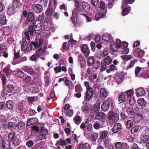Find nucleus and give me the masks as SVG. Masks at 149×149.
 <instances>
[{
  "instance_id": "1",
  "label": "nucleus",
  "mask_w": 149,
  "mask_h": 149,
  "mask_svg": "<svg viewBox=\"0 0 149 149\" xmlns=\"http://www.w3.org/2000/svg\"><path fill=\"white\" fill-rule=\"evenodd\" d=\"M33 25H30L28 28V30L24 33V35L28 40H30L31 38L29 36H32L33 34L34 30L35 31H38L40 30L43 25V23L42 21L40 20H36L33 22Z\"/></svg>"
},
{
  "instance_id": "2",
  "label": "nucleus",
  "mask_w": 149,
  "mask_h": 149,
  "mask_svg": "<svg viewBox=\"0 0 149 149\" xmlns=\"http://www.w3.org/2000/svg\"><path fill=\"white\" fill-rule=\"evenodd\" d=\"M110 106L112 109L114 107V101L111 97H108L103 103L101 106V109L104 111H106L109 109Z\"/></svg>"
},
{
  "instance_id": "3",
  "label": "nucleus",
  "mask_w": 149,
  "mask_h": 149,
  "mask_svg": "<svg viewBox=\"0 0 149 149\" xmlns=\"http://www.w3.org/2000/svg\"><path fill=\"white\" fill-rule=\"evenodd\" d=\"M90 8V5L88 3L82 2L77 8L79 11L82 13H86L89 11Z\"/></svg>"
},
{
  "instance_id": "4",
  "label": "nucleus",
  "mask_w": 149,
  "mask_h": 149,
  "mask_svg": "<svg viewBox=\"0 0 149 149\" xmlns=\"http://www.w3.org/2000/svg\"><path fill=\"white\" fill-rule=\"evenodd\" d=\"M126 110L127 114L129 116H134L137 112H139V110L137 107H133L131 108L128 106H126L123 108V110Z\"/></svg>"
},
{
  "instance_id": "5",
  "label": "nucleus",
  "mask_w": 149,
  "mask_h": 149,
  "mask_svg": "<svg viewBox=\"0 0 149 149\" xmlns=\"http://www.w3.org/2000/svg\"><path fill=\"white\" fill-rule=\"evenodd\" d=\"M48 133V130L47 129L44 128L43 126H42L41 129L39 132L38 138L40 140H42L43 139H47L46 136Z\"/></svg>"
},
{
  "instance_id": "6",
  "label": "nucleus",
  "mask_w": 149,
  "mask_h": 149,
  "mask_svg": "<svg viewBox=\"0 0 149 149\" xmlns=\"http://www.w3.org/2000/svg\"><path fill=\"white\" fill-rule=\"evenodd\" d=\"M93 95V91L91 88H86V92L85 94V98L87 101H89Z\"/></svg>"
},
{
  "instance_id": "7",
  "label": "nucleus",
  "mask_w": 149,
  "mask_h": 149,
  "mask_svg": "<svg viewBox=\"0 0 149 149\" xmlns=\"http://www.w3.org/2000/svg\"><path fill=\"white\" fill-rule=\"evenodd\" d=\"M29 47L27 42L25 38H23L21 45V50L22 51L25 52L28 50Z\"/></svg>"
},
{
  "instance_id": "8",
  "label": "nucleus",
  "mask_w": 149,
  "mask_h": 149,
  "mask_svg": "<svg viewBox=\"0 0 149 149\" xmlns=\"http://www.w3.org/2000/svg\"><path fill=\"white\" fill-rule=\"evenodd\" d=\"M104 123L105 122L103 120L97 121L94 123L93 126L95 129L98 130L103 127H104Z\"/></svg>"
},
{
  "instance_id": "9",
  "label": "nucleus",
  "mask_w": 149,
  "mask_h": 149,
  "mask_svg": "<svg viewBox=\"0 0 149 149\" xmlns=\"http://www.w3.org/2000/svg\"><path fill=\"white\" fill-rule=\"evenodd\" d=\"M54 10L52 3L49 1L47 9L45 13L46 16H51L53 14Z\"/></svg>"
},
{
  "instance_id": "10",
  "label": "nucleus",
  "mask_w": 149,
  "mask_h": 149,
  "mask_svg": "<svg viewBox=\"0 0 149 149\" xmlns=\"http://www.w3.org/2000/svg\"><path fill=\"white\" fill-rule=\"evenodd\" d=\"M81 51L85 57L88 56L90 54V50L86 45L84 44L81 47Z\"/></svg>"
},
{
  "instance_id": "11",
  "label": "nucleus",
  "mask_w": 149,
  "mask_h": 149,
  "mask_svg": "<svg viewBox=\"0 0 149 149\" xmlns=\"http://www.w3.org/2000/svg\"><path fill=\"white\" fill-rule=\"evenodd\" d=\"M38 121V119L36 117L28 119L26 123V126H29L31 125L35 124L37 123Z\"/></svg>"
},
{
  "instance_id": "12",
  "label": "nucleus",
  "mask_w": 149,
  "mask_h": 149,
  "mask_svg": "<svg viewBox=\"0 0 149 149\" xmlns=\"http://www.w3.org/2000/svg\"><path fill=\"white\" fill-rule=\"evenodd\" d=\"M23 70L31 75L36 74L35 71H33L31 67L28 66H25L23 68Z\"/></svg>"
},
{
  "instance_id": "13",
  "label": "nucleus",
  "mask_w": 149,
  "mask_h": 149,
  "mask_svg": "<svg viewBox=\"0 0 149 149\" xmlns=\"http://www.w3.org/2000/svg\"><path fill=\"white\" fill-rule=\"evenodd\" d=\"M42 6L39 4H36L34 6L33 8V11L36 13H40L42 10Z\"/></svg>"
},
{
  "instance_id": "14",
  "label": "nucleus",
  "mask_w": 149,
  "mask_h": 149,
  "mask_svg": "<svg viewBox=\"0 0 149 149\" xmlns=\"http://www.w3.org/2000/svg\"><path fill=\"white\" fill-rule=\"evenodd\" d=\"M79 10L77 7L76 8H75L73 10L72 12V17H71V19L74 24H75V19L77 18L78 16Z\"/></svg>"
},
{
  "instance_id": "15",
  "label": "nucleus",
  "mask_w": 149,
  "mask_h": 149,
  "mask_svg": "<svg viewBox=\"0 0 149 149\" xmlns=\"http://www.w3.org/2000/svg\"><path fill=\"white\" fill-rule=\"evenodd\" d=\"M121 125L120 123H117L115 124L112 129V131L114 133L118 132L121 130Z\"/></svg>"
},
{
  "instance_id": "16",
  "label": "nucleus",
  "mask_w": 149,
  "mask_h": 149,
  "mask_svg": "<svg viewBox=\"0 0 149 149\" xmlns=\"http://www.w3.org/2000/svg\"><path fill=\"white\" fill-rule=\"evenodd\" d=\"M106 117V114L102 112H98L96 115L95 118L97 120H104Z\"/></svg>"
},
{
  "instance_id": "17",
  "label": "nucleus",
  "mask_w": 149,
  "mask_h": 149,
  "mask_svg": "<svg viewBox=\"0 0 149 149\" xmlns=\"http://www.w3.org/2000/svg\"><path fill=\"white\" fill-rule=\"evenodd\" d=\"M140 139V141L142 143H147L149 140V136L146 134L141 135Z\"/></svg>"
},
{
  "instance_id": "18",
  "label": "nucleus",
  "mask_w": 149,
  "mask_h": 149,
  "mask_svg": "<svg viewBox=\"0 0 149 149\" xmlns=\"http://www.w3.org/2000/svg\"><path fill=\"white\" fill-rule=\"evenodd\" d=\"M136 52L137 54V56H136L138 58L142 57L144 53V52L143 50L138 48H136L135 49L133 53L134 54H135Z\"/></svg>"
},
{
  "instance_id": "19",
  "label": "nucleus",
  "mask_w": 149,
  "mask_h": 149,
  "mask_svg": "<svg viewBox=\"0 0 149 149\" xmlns=\"http://www.w3.org/2000/svg\"><path fill=\"white\" fill-rule=\"evenodd\" d=\"M13 7L15 8H19L22 6V4L19 0H13L12 2Z\"/></svg>"
},
{
  "instance_id": "20",
  "label": "nucleus",
  "mask_w": 149,
  "mask_h": 149,
  "mask_svg": "<svg viewBox=\"0 0 149 149\" xmlns=\"http://www.w3.org/2000/svg\"><path fill=\"white\" fill-rule=\"evenodd\" d=\"M136 95L138 96L143 95L146 93L144 89L142 88H140L136 90Z\"/></svg>"
},
{
  "instance_id": "21",
  "label": "nucleus",
  "mask_w": 149,
  "mask_h": 149,
  "mask_svg": "<svg viewBox=\"0 0 149 149\" xmlns=\"http://www.w3.org/2000/svg\"><path fill=\"white\" fill-rule=\"evenodd\" d=\"M29 46L30 47V50H35L37 48L40 47L38 42H31Z\"/></svg>"
},
{
  "instance_id": "22",
  "label": "nucleus",
  "mask_w": 149,
  "mask_h": 149,
  "mask_svg": "<svg viewBox=\"0 0 149 149\" xmlns=\"http://www.w3.org/2000/svg\"><path fill=\"white\" fill-rule=\"evenodd\" d=\"M102 12L100 11L98 13L95 15V19L96 20H98L100 18H102L105 16L106 13L105 10H103Z\"/></svg>"
},
{
  "instance_id": "23",
  "label": "nucleus",
  "mask_w": 149,
  "mask_h": 149,
  "mask_svg": "<svg viewBox=\"0 0 149 149\" xmlns=\"http://www.w3.org/2000/svg\"><path fill=\"white\" fill-rule=\"evenodd\" d=\"M27 20L28 22H33L35 19L34 15L33 13L29 12L28 14L27 17Z\"/></svg>"
},
{
  "instance_id": "24",
  "label": "nucleus",
  "mask_w": 149,
  "mask_h": 149,
  "mask_svg": "<svg viewBox=\"0 0 149 149\" xmlns=\"http://www.w3.org/2000/svg\"><path fill=\"white\" fill-rule=\"evenodd\" d=\"M45 51V49H43L42 47H41L36 51L35 54L38 58L40 57L43 56Z\"/></svg>"
},
{
  "instance_id": "25",
  "label": "nucleus",
  "mask_w": 149,
  "mask_h": 149,
  "mask_svg": "<svg viewBox=\"0 0 149 149\" xmlns=\"http://www.w3.org/2000/svg\"><path fill=\"white\" fill-rule=\"evenodd\" d=\"M65 79L64 80L65 84L66 86L69 87V89L74 88V86L71 81L68 79L67 77H65Z\"/></svg>"
},
{
  "instance_id": "26",
  "label": "nucleus",
  "mask_w": 149,
  "mask_h": 149,
  "mask_svg": "<svg viewBox=\"0 0 149 149\" xmlns=\"http://www.w3.org/2000/svg\"><path fill=\"white\" fill-rule=\"evenodd\" d=\"M14 87L12 85H7L5 87V90L6 92L9 93H13L14 90Z\"/></svg>"
},
{
  "instance_id": "27",
  "label": "nucleus",
  "mask_w": 149,
  "mask_h": 149,
  "mask_svg": "<svg viewBox=\"0 0 149 149\" xmlns=\"http://www.w3.org/2000/svg\"><path fill=\"white\" fill-rule=\"evenodd\" d=\"M126 100V96L125 94L121 93L119 95L118 97V100L119 102L121 103L125 102Z\"/></svg>"
},
{
  "instance_id": "28",
  "label": "nucleus",
  "mask_w": 149,
  "mask_h": 149,
  "mask_svg": "<svg viewBox=\"0 0 149 149\" xmlns=\"http://www.w3.org/2000/svg\"><path fill=\"white\" fill-rule=\"evenodd\" d=\"M15 133L13 131H11L10 132L8 135V140L10 142H12L13 140L16 138L15 137Z\"/></svg>"
},
{
  "instance_id": "29",
  "label": "nucleus",
  "mask_w": 149,
  "mask_h": 149,
  "mask_svg": "<svg viewBox=\"0 0 149 149\" xmlns=\"http://www.w3.org/2000/svg\"><path fill=\"white\" fill-rule=\"evenodd\" d=\"M10 141L8 140L3 141L2 143V146L3 149H8L10 146Z\"/></svg>"
},
{
  "instance_id": "30",
  "label": "nucleus",
  "mask_w": 149,
  "mask_h": 149,
  "mask_svg": "<svg viewBox=\"0 0 149 149\" xmlns=\"http://www.w3.org/2000/svg\"><path fill=\"white\" fill-rule=\"evenodd\" d=\"M7 126L8 129L12 131H13L16 129L15 124L13 122H9L7 124Z\"/></svg>"
},
{
  "instance_id": "31",
  "label": "nucleus",
  "mask_w": 149,
  "mask_h": 149,
  "mask_svg": "<svg viewBox=\"0 0 149 149\" xmlns=\"http://www.w3.org/2000/svg\"><path fill=\"white\" fill-rule=\"evenodd\" d=\"M108 93L107 91L104 88H102L100 91V95L103 97L106 98L108 95Z\"/></svg>"
},
{
  "instance_id": "32",
  "label": "nucleus",
  "mask_w": 149,
  "mask_h": 149,
  "mask_svg": "<svg viewBox=\"0 0 149 149\" xmlns=\"http://www.w3.org/2000/svg\"><path fill=\"white\" fill-rule=\"evenodd\" d=\"M24 107L23 103L21 102H19L17 106L16 110L19 112H22L24 110Z\"/></svg>"
},
{
  "instance_id": "33",
  "label": "nucleus",
  "mask_w": 149,
  "mask_h": 149,
  "mask_svg": "<svg viewBox=\"0 0 149 149\" xmlns=\"http://www.w3.org/2000/svg\"><path fill=\"white\" fill-rule=\"evenodd\" d=\"M80 147H81L82 149L79 148L78 149H90L91 146L90 144L87 143H82L80 145Z\"/></svg>"
},
{
  "instance_id": "34",
  "label": "nucleus",
  "mask_w": 149,
  "mask_h": 149,
  "mask_svg": "<svg viewBox=\"0 0 149 149\" xmlns=\"http://www.w3.org/2000/svg\"><path fill=\"white\" fill-rule=\"evenodd\" d=\"M95 62V59L92 56H90L87 61L88 66H92Z\"/></svg>"
},
{
  "instance_id": "35",
  "label": "nucleus",
  "mask_w": 149,
  "mask_h": 149,
  "mask_svg": "<svg viewBox=\"0 0 149 149\" xmlns=\"http://www.w3.org/2000/svg\"><path fill=\"white\" fill-rule=\"evenodd\" d=\"M0 23L3 25H5L7 23V19L5 15L1 14L0 15Z\"/></svg>"
},
{
  "instance_id": "36",
  "label": "nucleus",
  "mask_w": 149,
  "mask_h": 149,
  "mask_svg": "<svg viewBox=\"0 0 149 149\" xmlns=\"http://www.w3.org/2000/svg\"><path fill=\"white\" fill-rule=\"evenodd\" d=\"M100 104L98 103H96L94 105L91 106V111L93 112L97 111L100 109Z\"/></svg>"
},
{
  "instance_id": "37",
  "label": "nucleus",
  "mask_w": 149,
  "mask_h": 149,
  "mask_svg": "<svg viewBox=\"0 0 149 149\" xmlns=\"http://www.w3.org/2000/svg\"><path fill=\"white\" fill-rule=\"evenodd\" d=\"M14 104L12 100H9L6 102V106L9 109H11L14 106Z\"/></svg>"
},
{
  "instance_id": "38",
  "label": "nucleus",
  "mask_w": 149,
  "mask_h": 149,
  "mask_svg": "<svg viewBox=\"0 0 149 149\" xmlns=\"http://www.w3.org/2000/svg\"><path fill=\"white\" fill-rule=\"evenodd\" d=\"M16 126L19 130H22L25 127V123L23 121H20L16 125Z\"/></svg>"
},
{
  "instance_id": "39",
  "label": "nucleus",
  "mask_w": 149,
  "mask_h": 149,
  "mask_svg": "<svg viewBox=\"0 0 149 149\" xmlns=\"http://www.w3.org/2000/svg\"><path fill=\"white\" fill-rule=\"evenodd\" d=\"M99 8L101 9L100 11L102 12L103 10H104L106 11V13L107 12V9L104 2L102 1L100 2Z\"/></svg>"
},
{
  "instance_id": "40",
  "label": "nucleus",
  "mask_w": 149,
  "mask_h": 149,
  "mask_svg": "<svg viewBox=\"0 0 149 149\" xmlns=\"http://www.w3.org/2000/svg\"><path fill=\"white\" fill-rule=\"evenodd\" d=\"M103 61L104 63L108 65L111 63L112 60L109 56H108L104 58Z\"/></svg>"
},
{
  "instance_id": "41",
  "label": "nucleus",
  "mask_w": 149,
  "mask_h": 149,
  "mask_svg": "<svg viewBox=\"0 0 149 149\" xmlns=\"http://www.w3.org/2000/svg\"><path fill=\"white\" fill-rule=\"evenodd\" d=\"M138 105L141 107L144 106L146 104V102L143 98H140L137 100Z\"/></svg>"
},
{
  "instance_id": "42",
  "label": "nucleus",
  "mask_w": 149,
  "mask_h": 149,
  "mask_svg": "<svg viewBox=\"0 0 149 149\" xmlns=\"http://www.w3.org/2000/svg\"><path fill=\"white\" fill-rule=\"evenodd\" d=\"M79 61L80 62V67L81 68H84L86 66V62L83 58H79Z\"/></svg>"
},
{
  "instance_id": "43",
  "label": "nucleus",
  "mask_w": 149,
  "mask_h": 149,
  "mask_svg": "<svg viewBox=\"0 0 149 149\" xmlns=\"http://www.w3.org/2000/svg\"><path fill=\"white\" fill-rule=\"evenodd\" d=\"M125 125L127 129H129L133 126V123L132 121L128 120L126 122L125 121Z\"/></svg>"
},
{
  "instance_id": "44",
  "label": "nucleus",
  "mask_w": 149,
  "mask_h": 149,
  "mask_svg": "<svg viewBox=\"0 0 149 149\" xmlns=\"http://www.w3.org/2000/svg\"><path fill=\"white\" fill-rule=\"evenodd\" d=\"M130 10L131 8L130 7L123 9L122 11V15L125 16L127 15L130 12Z\"/></svg>"
},
{
  "instance_id": "45",
  "label": "nucleus",
  "mask_w": 149,
  "mask_h": 149,
  "mask_svg": "<svg viewBox=\"0 0 149 149\" xmlns=\"http://www.w3.org/2000/svg\"><path fill=\"white\" fill-rule=\"evenodd\" d=\"M37 113V112L35 110L31 108H29L27 112V114L30 116H34Z\"/></svg>"
},
{
  "instance_id": "46",
  "label": "nucleus",
  "mask_w": 149,
  "mask_h": 149,
  "mask_svg": "<svg viewBox=\"0 0 149 149\" xmlns=\"http://www.w3.org/2000/svg\"><path fill=\"white\" fill-rule=\"evenodd\" d=\"M46 16V17H45L44 21V22L46 23L47 24H51L52 20L51 17L49 16Z\"/></svg>"
},
{
  "instance_id": "47",
  "label": "nucleus",
  "mask_w": 149,
  "mask_h": 149,
  "mask_svg": "<svg viewBox=\"0 0 149 149\" xmlns=\"http://www.w3.org/2000/svg\"><path fill=\"white\" fill-rule=\"evenodd\" d=\"M108 132L107 131L104 130L102 131L100 135V139L102 140H103L105 138L107 137L108 135Z\"/></svg>"
},
{
  "instance_id": "48",
  "label": "nucleus",
  "mask_w": 149,
  "mask_h": 149,
  "mask_svg": "<svg viewBox=\"0 0 149 149\" xmlns=\"http://www.w3.org/2000/svg\"><path fill=\"white\" fill-rule=\"evenodd\" d=\"M15 8L13 6H10L8 8L7 13L9 15L13 14L14 13Z\"/></svg>"
},
{
  "instance_id": "49",
  "label": "nucleus",
  "mask_w": 149,
  "mask_h": 149,
  "mask_svg": "<svg viewBox=\"0 0 149 149\" xmlns=\"http://www.w3.org/2000/svg\"><path fill=\"white\" fill-rule=\"evenodd\" d=\"M6 47L3 44H0V54H1L6 51Z\"/></svg>"
},
{
  "instance_id": "50",
  "label": "nucleus",
  "mask_w": 149,
  "mask_h": 149,
  "mask_svg": "<svg viewBox=\"0 0 149 149\" xmlns=\"http://www.w3.org/2000/svg\"><path fill=\"white\" fill-rule=\"evenodd\" d=\"M139 129V127L138 125H135L133 126L131 129V132L132 134H134L137 132Z\"/></svg>"
},
{
  "instance_id": "51",
  "label": "nucleus",
  "mask_w": 149,
  "mask_h": 149,
  "mask_svg": "<svg viewBox=\"0 0 149 149\" xmlns=\"http://www.w3.org/2000/svg\"><path fill=\"white\" fill-rule=\"evenodd\" d=\"M108 51L107 49L105 48L103 51L102 53L100 56V58H102L103 57L107 56L108 54Z\"/></svg>"
},
{
  "instance_id": "52",
  "label": "nucleus",
  "mask_w": 149,
  "mask_h": 149,
  "mask_svg": "<svg viewBox=\"0 0 149 149\" xmlns=\"http://www.w3.org/2000/svg\"><path fill=\"white\" fill-rule=\"evenodd\" d=\"M74 123L77 125H79L81 122V120L80 116H78L77 117H74Z\"/></svg>"
},
{
  "instance_id": "53",
  "label": "nucleus",
  "mask_w": 149,
  "mask_h": 149,
  "mask_svg": "<svg viewBox=\"0 0 149 149\" xmlns=\"http://www.w3.org/2000/svg\"><path fill=\"white\" fill-rule=\"evenodd\" d=\"M116 44H115V47L117 49H118L120 48L121 44V40L119 39H117L116 40Z\"/></svg>"
},
{
  "instance_id": "54",
  "label": "nucleus",
  "mask_w": 149,
  "mask_h": 149,
  "mask_svg": "<svg viewBox=\"0 0 149 149\" xmlns=\"http://www.w3.org/2000/svg\"><path fill=\"white\" fill-rule=\"evenodd\" d=\"M136 62L137 60L136 59L131 60L130 61L129 65L127 66L126 69L127 70L132 67Z\"/></svg>"
},
{
  "instance_id": "55",
  "label": "nucleus",
  "mask_w": 149,
  "mask_h": 149,
  "mask_svg": "<svg viewBox=\"0 0 149 149\" xmlns=\"http://www.w3.org/2000/svg\"><path fill=\"white\" fill-rule=\"evenodd\" d=\"M65 143L66 142L65 141L63 140L62 139H60L55 144V145H59L60 146H62L65 145Z\"/></svg>"
},
{
  "instance_id": "56",
  "label": "nucleus",
  "mask_w": 149,
  "mask_h": 149,
  "mask_svg": "<svg viewBox=\"0 0 149 149\" xmlns=\"http://www.w3.org/2000/svg\"><path fill=\"white\" fill-rule=\"evenodd\" d=\"M133 58V56L132 55H123L121 56V58L122 59L125 61H128Z\"/></svg>"
},
{
  "instance_id": "57",
  "label": "nucleus",
  "mask_w": 149,
  "mask_h": 149,
  "mask_svg": "<svg viewBox=\"0 0 149 149\" xmlns=\"http://www.w3.org/2000/svg\"><path fill=\"white\" fill-rule=\"evenodd\" d=\"M82 90V89L80 84H78L75 86V92H81Z\"/></svg>"
},
{
  "instance_id": "58",
  "label": "nucleus",
  "mask_w": 149,
  "mask_h": 149,
  "mask_svg": "<svg viewBox=\"0 0 149 149\" xmlns=\"http://www.w3.org/2000/svg\"><path fill=\"white\" fill-rule=\"evenodd\" d=\"M110 36L109 35L104 34L103 35L102 39L103 40L107 42L110 40Z\"/></svg>"
},
{
  "instance_id": "59",
  "label": "nucleus",
  "mask_w": 149,
  "mask_h": 149,
  "mask_svg": "<svg viewBox=\"0 0 149 149\" xmlns=\"http://www.w3.org/2000/svg\"><path fill=\"white\" fill-rule=\"evenodd\" d=\"M113 118V121L115 123L116 122L118 119V114L116 113H113L111 115Z\"/></svg>"
},
{
  "instance_id": "60",
  "label": "nucleus",
  "mask_w": 149,
  "mask_h": 149,
  "mask_svg": "<svg viewBox=\"0 0 149 149\" xmlns=\"http://www.w3.org/2000/svg\"><path fill=\"white\" fill-rule=\"evenodd\" d=\"M17 75L19 77H22L24 76V72L21 70H18L17 72Z\"/></svg>"
},
{
  "instance_id": "61",
  "label": "nucleus",
  "mask_w": 149,
  "mask_h": 149,
  "mask_svg": "<svg viewBox=\"0 0 149 149\" xmlns=\"http://www.w3.org/2000/svg\"><path fill=\"white\" fill-rule=\"evenodd\" d=\"M101 66L100 68V71L101 72H102L105 70L107 69V66L106 65V64L102 62H101Z\"/></svg>"
},
{
  "instance_id": "62",
  "label": "nucleus",
  "mask_w": 149,
  "mask_h": 149,
  "mask_svg": "<svg viewBox=\"0 0 149 149\" xmlns=\"http://www.w3.org/2000/svg\"><path fill=\"white\" fill-rule=\"evenodd\" d=\"M100 62L98 61H96L94 64L93 66V69H97L100 67Z\"/></svg>"
},
{
  "instance_id": "63",
  "label": "nucleus",
  "mask_w": 149,
  "mask_h": 149,
  "mask_svg": "<svg viewBox=\"0 0 149 149\" xmlns=\"http://www.w3.org/2000/svg\"><path fill=\"white\" fill-rule=\"evenodd\" d=\"M3 75L7 77L9 74V68L8 67H6L3 69Z\"/></svg>"
},
{
  "instance_id": "64",
  "label": "nucleus",
  "mask_w": 149,
  "mask_h": 149,
  "mask_svg": "<svg viewBox=\"0 0 149 149\" xmlns=\"http://www.w3.org/2000/svg\"><path fill=\"white\" fill-rule=\"evenodd\" d=\"M115 147L116 149H121L122 148V143L119 142H117L115 145Z\"/></svg>"
}]
</instances>
